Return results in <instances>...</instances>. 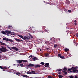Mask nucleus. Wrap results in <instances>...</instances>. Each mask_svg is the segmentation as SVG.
<instances>
[{"label":"nucleus","instance_id":"5","mask_svg":"<svg viewBox=\"0 0 78 78\" xmlns=\"http://www.w3.org/2000/svg\"><path fill=\"white\" fill-rule=\"evenodd\" d=\"M15 40L16 41H17V42H23V40H20L17 38H15Z\"/></svg>","mask_w":78,"mask_h":78},{"label":"nucleus","instance_id":"49","mask_svg":"<svg viewBox=\"0 0 78 78\" xmlns=\"http://www.w3.org/2000/svg\"><path fill=\"white\" fill-rule=\"evenodd\" d=\"M76 37H78V34H76Z\"/></svg>","mask_w":78,"mask_h":78},{"label":"nucleus","instance_id":"15","mask_svg":"<svg viewBox=\"0 0 78 78\" xmlns=\"http://www.w3.org/2000/svg\"><path fill=\"white\" fill-rule=\"evenodd\" d=\"M66 3L67 5H69L70 4V1L68 0H67L66 1Z\"/></svg>","mask_w":78,"mask_h":78},{"label":"nucleus","instance_id":"39","mask_svg":"<svg viewBox=\"0 0 78 78\" xmlns=\"http://www.w3.org/2000/svg\"><path fill=\"white\" fill-rule=\"evenodd\" d=\"M48 30H47L46 29H45L44 30V31L45 32H48Z\"/></svg>","mask_w":78,"mask_h":78},{"label":"nucleus","instance_id":"1","mask_svg":"<svg viewBox=\"0 0 78 78\" xmlns=\"http://www.w3.org/2000/svg\"><path fill=\"white\" fill-rule=\"evenodd\" d=\"M2 48H0V51H1L3 53H5L6 52V51H9L8 50V49H6V47H2Z\"/></svg>","mask_w":78,"mask_h":78},{"label":"nucleus","instance_id":"17","mask_svg":"<svg viewBox=\"0 0 78 78\" xmlns=\"http://www.w3.org/2000/svg\"><path fill=\"white\" fill-rule=\"evenodd\" d=\"M45 44H47V45H49L50 44V42L48 41H46L45 42Z\"/></svg>","mask_w":78,"mask_h":78},{"label":"nucleus","instance_id":"40","mask_svg":"<svg viewBox=\"0 0 78 78\" xmlns=\"http://www.w3.org/2000/svg\"><path fill=\"white\" fill-rule=\"evenodd\" d=\"M45 49L46 50H49V48H46Z\"/></svg>","mask_w":78,"mask_h":78},{"label":"nucleus","instance_id":"43","mask_svg":"<svg viewBox=\"0 0 78 78\" xmlns=\"http://www.w3.org/2000/svg\"><path fill=\"white\" fill-rule=\"evenodd\" d=\"M48 55H48V53H47L45 54L46 56H48Z\"/></svg>","mask_w":78,"mask_h":78},{"label":"nucleus","instance_id":"8","mask_svg":"<svg viewBox=\"0 0 78 78\" xmlns=\"http://www.w3.org/2000/svg\"><path fill=\"white\" fill-rule=\"evenodd\" d=\"M35 65L31 63H30L29 65L27 66V67H34Z\"/></svg>","mask_w":78,"mask_h":78},{"label":"nucleus","instance_id":"60","mask_svg":"<svg viewBox=\"0 0 78 78\" xmlns=\"http://www.w3.org/2000/svg\"><path fill=\"white\" fill-rule=\"evenodd\" d=\"M0 53H2V52L0 51Z\"/></svg>","mask_w":78,"mask_h":78},{"label":"nucleus","instance_id":"37","mask_svg":"<svg viewBox=\"0 0 78 78\" xmlns=\"http://www.w3.org/2000/svg\"><path fill=\"white\" fill-rule=\"evenodd\" d=\"M20 66L21 67H22V66H23V63L20 64Z\"/></svg>","mask_w":78,"mask_h":78},{"label":"nucleus","instance_id":"28","mask_svg":"<svg viewBox=\"0 0 78 78\" xmlns=\"http://www.w3.org/2000/svg\"><path fill=\"white\" fill-rule=\"evenodd\" d=\"M32 59H33L34 61H35V60H36V59H37V58L34 57V58H33Z\"/></svg>","mask_w":78,"mask_h":78},{"label":"nucleus","instance_id":"7","mask_svg":"<svg viewBox=\"0 0 78 78\" xmlns=\"http://www.w3.org/2000/svg\"><path fill=\"white\" fill-rule=\"evenodd\" d=\"M69 72L70 73H72V72H73V73H75V72H78V70L75 69L73 71H70Z\"/></svg>","mask_w":78,"mask_h":78},{"label":"nucleus","instance_id":"42","mask_svg":"<svg viewBox=\"0 0 78 78\" xmlns=\"http://www.w3.org/2000/svg\"><path fill=\"white\" fill-rule=\"evenodd\" d=\"M61 70H62V69H61L57 70V71H58V72H60V71H61Z\"/></svg>","mask_w":78,"mask_h":78},{"label":"nucleus","instance_id":"23","mask_svg":"<svg viewBox=\"0 0 78 78\" xmlns=\"http://www.w3.org/2000/svg\"><path fill=\"white\" fill-rule=\"evenodd\" d=\"M2 34H6V32H5V31H2Z\"/></svg>","mask_w":78,"mask_h":78},{"label":"nucleus","instance_id":"35","mask_svg":"<svg viewBox=\"0 0 78 78\" xmlns=\"http://www.w3.org/2000/svg\"><path fill=\"white\" fill-rule=\"evenodd\" d=\"M63 70H64V71H66V70H67V68H65V67H64V68Z\"/></svg>","mask_w":78,"mask_h":78},{"label":"nucleus","instance_id":"13","mask_svg":"<svg viewBox=\"0 0 78 78\" xmlns=\"http://www.w3.org/2000/svg\"><path fill=\"white\" fill-rule=\"evenodd\" d=\"M10 72H13V73H16V71L15 70H14V69H11L10 70Z\"/></svg>","mask_w":78,"mask_h":78},{"label":"nucleus","instance_id":"56","mask_svg":"<svg viewBox=\"0 0 78 78\" xmlns=\"http://www.w3.org/2000/svg\"><path fill=\"white\" fill-rule=\"evenodd\" d=\"M58 74H59V75H60V74H61V73H59Z\"/></svg>","mask_w":78,"mask_h":78},{"label":"nucleus","instance_id":"29","mask_svg":"<svg viewBox=\"0 0 78 78\" xmlns=\"http://www.w3.org/2000/svg\"><path fill=\"white\" fill-rule=\"evenodd\" d=\"M23 62H28V61L27 60H23Z\"/></svg>","mask_w":78,"mask_h":78},{"label":"nucleus","instance_id":"27","mask_svg":"<svg viewBox=\"0 0 78 78\" xmlns=\"http://www.w3.org/2000/svg\"><path fill=\"white\" fill-rule=\"evenodd\" d=\"M58 77L59 78H62V77H63V76H62L61 75H59Z\"/></svg>","mask_w":78,"mask_h":78},{"label":"nucleus","instance_id":"33","mask_svg":"<svg viewBox=\"0 0 78 78\" xmlns=\"http://www.w3.org/2000/svg\"><path fill=\"white\" fill-rule=\"evenodd\" d=\"M54 48H57V47H58V45H54Z\"/></svg>","mask_w":78,"mask_h":78},{"label":"nucleus","instance_id":"59","mask_svg":"<svg viewBox=\"0 0 78 78\" xmlns=\"http://www.w3.org/2000/svg\"><path fill=\"white\" fill-rule=\"evenodd\" d=\"M40 50V51H41V49Z\"/></svg>","mask_w":78,"mask_h":78},{"label":"nucleus","instance_id":"50","mask_svg":"<svg viewBox=\"0 0 78 78\" xmlns=\"http://www.w3.org/2000/svg\"><path fill=\"white\" fill-rule=\"evenodd\" d=\"M73 11H75V8H73Z\"/></svg>","mask_w":78,"mask_h":78},{"label":"nucleus","instance_id":"46","mask_svg":"<svg viewBox=\"0 0 78 78\" xmlns=\"http://www.w3.org/2000/svg\"><path fill=\"white\" fill-rule=\"evenodd\" d=\"M12 27V26H10L9 25V28H11Z\"/></svg>","mask_w":78,"mask_h":78},{"label":"nucleus","instance_id":"51","mask_svg":"<svg viewBox=\"0 0 78 78\" xmlns=\"http://www.w3.org/2000/svg\"><path fill=\"white\" fill-rule=\"evenodd\" d=\"M74 22H75V23H76V22H77V21H76V20H75Z\"/></svg>","mask_w":78,"mask_h":78},{"label":"nucleus","instance_id":"10","mask_svg":"<svg viewBox=\"0 0 78 78\" xmlns=\"http://www.w3.org/2000/svg\"><path fill=\"white\" fill-rule=\"evenodd\" d=\"M44 66L45 67H49V63H46L45 64Z\"/></svg>","mask_w":78,"mask_h":78},{"label":"nucleus","instance_id":"31","mask_svg":"<svg viewBox=\"0 0 78 78\" xmlns=\"http://www.w3.org/2000/svg\"><path fill=\"white\" fill-rule=\"evenodd\" d=\"M27 40H29L30 39V37H27Z\"/></svg>","mask_w":78,"mask_h":78},{"label":"nucleus","instance_id":"19","mask_svg":"<svg viewBox=\"0 0 78 78\" xmlns=\"http://www.w3.org/2000/svg\"><path fill=\"white\" fill-rule=\"evenodd\" d=\"M0 44H1L2 45H4L6 44L2 42V41H0Z\"/></svg>","mask_w":78,"mask_h":78},{"label":"nucleus","instance_id":"24","mask_svg":"<svg viewBox=\"0 0 78 78\" xmlns=\"http://www.w3.org/2000/svg\"><path fill=\"white\" fill-rule=\"evenodd\" d=\"M68 77H69V78H74V76H69Z\"/></svg>","mask_w":78,"mask_h":78},{"label":"nucleus","instance_id":"45","mask_svg":"<svg viewBox=\"0 0 78 78\" xmlns=\"http://www.w3.org/2000/svg\"><path fill=\"white\" fill-rule=\"evenodd\" d=\"M48 78H52V77H51V76H48Z\"/></svg>","mask_w":78,"mask_h":78},{"label":"nucleus","instance_id":"57","mask_svg":"<svg viewBox=\"0 0 78 78\" xmlns=\"http://www.w3.org/2000/svg\"><path fill=\"white\" fill-rule=\"evenodd\" d=\"M44 28H45V27L44 26Z\"/></svg>","mask_w":78,"mask_h":78},{"label":"nucleus","instance_id":"34","mask_svg":"<svg viewBox=\"0 0 78 78\" xmlns=\"http://www.w3.org/2000/svg\"><path fill=\"white\" fill-rule=\"evenodd\" d=\"M16 75H20V73L19 72H16Z\"/></svg>","mask_w":78,"mask_h":78},{"label":"nucleus","instance_id":"14","mask_svg":"<svg viewBox=\"0 0 78 78\" xmlns=\"http://www.w3.org/2000/svg\"><path fill=\"white\" fill-rule=\"evenodd\" d=\"M40 67H41V65H37L34 66V67H35V68Z\"/></svg>","mask_w":78,"mask_h":78},{"label":"nucleus","instance_id":"9","mask_svg":"<svg viewBox=\"0 0 78 78\" xmlns=\"http://www.w3.org/2000/svg\"><path fill=\"white\" fill-rule=\"evenodd\" d=\"M78 68V66H76V67H72L71 69V70H74L75 69H77Z\"/></svg>","mask_w":78,"mask_h":78},{"label":"nucleus","instance_id":"30","mask_svg":"<svg viewBox=\"0 0 78 78\" xmlns=\"http://www.w3.org/2000/svg\"><path fill=\"white\" fill-rule=\"evenodd\" d=\"M40 64H41V65H42V66H44V65L45 64V63L44 62H41Z\"/></svg>","mask_w":78,"mask_h":78},{"label":"nucleus","instance_id":"38","mask_svg":"<svg viewBox=\"0 0 78 78\" xmlns=\"http://www.w3.org/2000/svg\"><path fill=\"white\" fill-rule=\"evenodd\" d=\"M65 58V56H62L60 58H61L62 59H64Z\"/></svg>","mask_w":78,"mask_h":78},{"label":"nucleus","instance_id":"4","mask_svg":"<svg viewBox=\"0 0 78 78\" xmlns=\"http://www.w3.org/2000/svg\"><path fill=\"white\" fill-rule=\"evenodd\" d=\"M0 69H3V71H5V69H7V67H3V66H0Z\"/></svg>","mask_w":78,"mask_h":78},{"label":"nucleus","instance_id":"3","mask_svg":"<svg viewBox=\"0 0 78 78\" xmlns=\"http://www.w3.org/2000/svg\"><path fill=\"white\" fill-rule=\"evenodd\" d=\"M3 40H5V41H8L9 42H10L11 43H12V42H13V40L11 39H8L7 38H3Z\"/></svg>","mask_w":78,"mask_h":78},{"label":"nucleus","instance_id":"41","mask_svg":"<svg viewBox=\"0 0 78 78\" xmlns=\"http://www.w3.org/2000/svg\"><path fill=\"white\" fill-rule=\"evenodd\" d=\"M28 58H33V57L32 56V55H30L29 56Z\"/></svg>","mask_w":78,"mask_h":78},{"label":"nucleus","instance_id":"18","mask_svg":"<svg viewBox=\"0 0 78 78\" xmlns=\"http://www.w3.org/2000/svg\"><path fill=\"white\" fill-rule=\"evenodd\" d=\"M18 36L20 37L21 38H22V39H23V36L21 35H18Z\"/></svg>","mask_w":78,"mask_h":78},{"label":"nucleus","instance_id":"53","mask_svg":"<svg viewBox=\"0 0 78 78\" xmlns=\"http://www.w3.org/2000/svg\"><path fill=\"white\" fill-rule=\"evenodd\" d=\"M30 28H31V29H32V28H34V27H30Z\"/></svg>","mask_w":78,"mask_h":78},{"label":"nucleus","instance_id":"36","mask_svg":"<svg viewBox=\"0 0 78 78\" xmlns=\"http://www.w3.org/2000/svg\"><path fill=\"white\" fill-rule=\"evenodd\" d=\"M11 35H14V33L13 32H11V33H10Z\"/></svg>","mask_w":78,"mask_h":78},{"label":"nucleus","instance_id":"58","mask_svg":"<svg viewBox=\"0 0 78 78\" xmlns=\"http://www.w3.org/2000/svg\"><path fill=\"white\" fill-rule=\"evenodd\" d=\"M58 40L60 41V39L59 38H58Z\"/></svg>","mask_w":78,"mask_h":78},{"label":"nucleus","instance_id":"61","mask_svg":"<svg viewBox=\"0 0 78 78\" xmlns=\"http://www.w3.org/2000/svg\"><path fill=\"white\" fill-rule=\"evenodd\" d=\"M14 66H15L16 65L15 64H13Z\"/></svg>","mask_w":78,"mask_h":78},{"label":"nucleus","instance_id":"47","mask_svg":"<svg viewBox=\"0 0 78 78\" xmlns=\"http://www.w3.org/2000/svg\"><path fill=\"white\" fill-rule=\"evenodd\" d=\"M74 24L76 26L77 25V23H74Z\"/></svg>","mask_w":78,"mask_h":78},{"label":"nucleus","instance_id":"12","mask_svg":"<svg viewBox=\"0 0 78 78\" xmlns=\"http://www.w3.org/2000/svg\"><path fill=\"white\" fill-rule=\"evenodd\" d=\"M22 76H23V77H24L25 78H30V77H29V76H27V75H25V74H23L22 75Z\"/></svg>","mask_w":78,"mask_h":78},{"label":"nucleus","instance_id":"55","mask_svg":"<svg viewBox=\"0 0 78 78\" xmlns=\"http://www.w3.org/2000/svg\"><path fill=\"white\" fill-rule=\"evenodd\" d=\"M0 58H2V56L0 55Z\"/></svg>","mask_w":78,"mask_h":78},{"label":"nucleus","instance_id":"6","mask_svg":"<svg viewBox=\"0 0 78 78\" xmlns=\"http://www.w3.org/2000/svg\"><path fill=\"white\" fill-rule=\"evenodd\" d=\"M18 64H21L22 62H23V60H16Z\"/></svg>","mask_w":78,"mask_h":78},{"label":"nucleus","instance_id":"26","mask_svg":"<svg viewBox=\"0 0 78 78\" xmlns=\"http://www.w3.org/2000/svg\"><path fill=\"white\" fill-rule=\"evenodd\" d=\"M58 57H59V58H61V56H61V55L60 54H58Z\"/></svg>","mask_w":78,"mask_h":78},{"label":"nucleus","instance_id":"20","mask_svg":"<svg viewBox=\"0 0 78 78\" xmlns=\"http://www.w3.org/2000/svg\"><path fill=\"white\" fill-rule=\"evenodd\" d=\"M35 73H36V72H35V71H31V74H35Z\"/></svg>","mask_w":78,"mask_h":78},{"label":"nucleus","instance_id":"11","mask_svg":"<svg viewBox=\"0 0 78 78\" xmlns=\"http://www.w3.org/2000/svg\"><path fill=\"white\" fill-rule=\"evenodd\" d=\"M5 32L6 33V34H10V33H11V32L10 31H9L8 30H5Z\"/></svg>","mask_w":78,"mask_h":78},{"label":"nucleus","instance_id":"44","mask_svg":"<svg viewBox=\"0 0 78 78\" xmlns=\"http://www.w3.org/2000/svg\"><path fill=\"white\" fill-rule=\"evenodd\" d=\"M71 71V69H68V72H70V71Z\"/></svg>","mask_w":78,"mask_h":78},{"label":"nucleus","instance_id":"52","mask_svg":"<svg viewBox=\"0 0 78 78\" xmlns=\"http://www.w3.org/2000/svg\"><path fill=\"white\" fill-rule=\"evenodd\" d=\"M52 75H53V76H55V74L53 73L52 74Z\"/></svg>","mask_w":78,"mask_h":78},{"label":"nucleus","instance_id":"25","mask_svg":"<svg viewBox=\"0 0 78 78\" xmlns=\"http://www.w3.org/2000/svg\"><path fill=\"white\" fill-rule=\"evenodd\" d=\"M27 37L25 36L24 37H23V39L25 41L26 39H27Z\"/></svg>","mask_w":78,"mask_h":78},{"label":"nucleus","instance_id":"21","mask_svg":"<svg viewBox=\"0 0 78 78\" xmlns=\"http://www.w3.org/2000/svg\"><path fill=\"white\" fill-rule=\"evenodd\" d=\"M64 50L66 52H67V51H69V49L66 48L64 49Z\"/></svg>","mask_w":78,"mask_h":78},{"label":"nucleus","instance_id":"22","mask_svg":"<svg viewBox=\"0 0 78 78\" xmlns=\"http://www.w3.org/2000/svg\"><path fill=\"white\" fill-rule=\"evenodd\" d=\"M30 71H27V74H29V75H31Z\"/></svg>","mask_w":78,"mask_h":78},{"label":"nucleus","instance_id":"32","mask_svg":"<svg viewBox=\"0 0 78 78\" xmlns=\"http://www.w3.org/2000/svg\"><path fill=\"white\" fill-rule=\"evenodd\" d=\"M63 73H65V75H67L68 73L66 71H63Z\"/></svg>","mask_w":78,"mask_h":78},{"label":"nucleus","instance_id":"2","mask_svg":"<svg viewBox=\"0 0 78 78\" xmlns=\"http://www.w3.org/2000/svg\"><path fill=\"white\" fill-rule=\"evenodd\" d=\"M7 47L9 48V50H12V49L15 50L16 51H18V50H19V49L17 48L16 47H12L11 48H10L9 46H7Z\"/></svg>","mask_w":78,"mask_h":78},{"label":"nucleus","instance_id":"48","mask_svg":"<svg viewBox=\"0 0 78 78\" xmlns=\"http://www.w3.org/2000/svg\"><path fill=\"white\" fill-rule=\"evenodd\" d=\"M72 12V11H71V10H68V12Z\"/></svg>","mask_w":78,"mask_h":78},{"label":"nucleus","instance_id":"54","mask_svg":"<svg viewBox=\"0 0 78 78\" xmlns=\"http://www.w3.org/2000/svg\"><path fill=\"white\" fill-rule=\"evenodd\" d=\"M74 78H77V76H75L74 77Z\"/></svg>","mask_w":78,"mask_h":78},{"label":"nucleus","instance_id":"16","mask_svg":"<svg viewBox=\"0 0 78 78\" xmlns=\"http://www.w3.org/2000/svg\"><path fill=\"white\" fill-rule=\"evenodd\" d=\"M53 40H54L53 39H52V38H51L50 41L51 43H52L51 44H53L52 42H54V41Z\"/></svg>","mask_w":78,"mask_h":78}]
</instances>
